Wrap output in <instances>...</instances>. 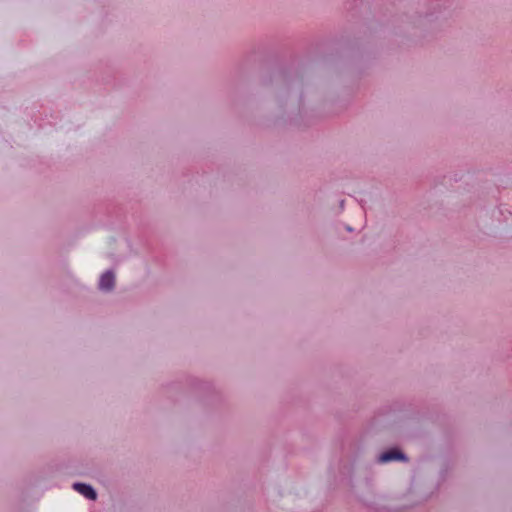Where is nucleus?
Masks as SVG:
<instances>
[{
  "mask_svg": "<svg viewBox=\"0 0 512 512\" xmlns=\"http://www.w3.org/2000/svg\"><path fill=\"white\" fill-rule=\"evenodd\" d=\"M115 284L114 274L110 271L105 272L99 281V288L101 290L109 291L112 290Z\"/></svg>",
  "mask_w": 512,
  "mask_h": 512,
  "instance_id": "1",
  "label": "nucleus"
},
{
  "mask_svg": "<svg viewBox=\"0 0 512 512\" xmlns=\"http://www.w3.org/2000/svg\"><path fill=\"white\" fill-rule=\"evenodd\" d=\"M73 488L88 499L95 500L97 497L95 490L90 485L75 483L73 484Z\"/></svg>",
  "mask_w": 512,
  "mask_h": 512,
  "instance_id": "2",
  "label": "nucleus"
},
{
  "mask_svg": "<svg viewBox=\"0 0 512 512\" xmlns=\"http://www.w3.org/2000/svg\"><path fill=\"white\" fill-rule=\"evenodd\" d=\"M404 459H405L404 454H402L398 450H390V451L384 452L379 457V461L381 463H386V462L394 461V460H404Z\"/></svg>",
  "mask_w": 512,
  "mask_h": 512,
  "instance_id": "3",
  "label": "nucleus"
}]
</instances>
